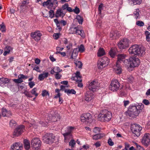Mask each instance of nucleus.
<instances>
[{
	"instance_id": "f257e3e1",
	"label": "nucleus",
	"mask_w": 150,
	"mask_h": 150,
	"mask_svg": "<svg viewBox=\"0 0 150 150\" xmlns=\"http://www.w3.org/2000/svg\"><path fill=\"white\" fill-rule=\"evenodd\" d=\"M144 106V105L142 104L138 105L137 106H130L128 110L126 112V114L131 117V119L135 118L138 115L139 113L142 111Z\"/></svg>"
},
{
	"instance_id": "f03ea898",
	"label": "nucleus",
	"mask_w": 150,
	"mask_h": 150,
	"mask_svg": "<svg viewBox=\"0 0 150 150\" xmlns=\"http://www.w3.org/2000/svg\"><path fill=\"white\" fill-rule=\"evenodd\" d=\"M129 52L132 55L142 56L145 54V49L143 47H140L138 45L132 46L129 49Z\"/></svg>"
},
{
	"instance_id": "7ed1b4c3",
	"label": "nucleus",
	"mask_w": 150,
	"mask_h": 150,
	"mask_svg": "<svg viewBox=\"0 0 150 150\" xmlns=\"http://www.w3.org/2000/svg\"><path fill=\"white\" fill-rule=\"evenodd\" d=\"M112 117L111 113L106 110H103L98 116L99 120L102 122H108Z\"/></svg>"
},
{
	"instance_id": "20e7f679",
	"label": "nucleus",
	"mask_w": 150,
	"mask_h": 150,
	"mask_svg": "<svg viewBox=\"0 0 150 150\" xmlns=\"http://www.w3.org/2000/svg\"><path fill=\"white\" fill-rule=\"evenodd\" d=\"M69 33L70 34H76L79 35L82 37H84L85 34L84 31L79 29V26L71 28L69 30Z\"/></svg>"
},
{
	"instance_id": "39448f33",
	"label": "nucleus",
	"mask_w": 150,
	"mask_h": 150,
	"mask_svg": "<svg viewBox=\"0 0 150 150\" xmlns=\"http://www.w3.org/2000/svg\"><path fill=\"white\" fill-rule=\"evenodd\" d=\"M131 129L132 133L138 137L140 135L142 128L139 125L134 124L131 125Z\"/></svg>"
},
{
	"instance_id": "423d86ee",
	"label": "nucleus",
	"mask_w": 150,
	"mask_h": 150,
	"mask_svg": "<svg viewBox=\"0 0 150 150\" xmlns=\"http://www.w3.org/2000/svg\"><path fill=\"white\" fill-rule=\"evenodd\" d=\"M55 136L52 133H47L42 137L43 142L49 144L52 143L54 140Z\"/></svg>"
},
{
	"instance_id": "0eeeda50",
	"label": "nucleus",
	"mask_w": 150,
	"mask_h": 150,
	"mask_svg": "<svg viewBox=\"0 0 150 150\" xmlns=\"http://www.w3.org/2000/svg\"><path fill=\"white\" fill-rule=\"evenodd\" d=\"M129 67L131 68L137 67L140 64V60L138 58L134 57H131L128 59Z\"/></svg>"
},
{
	"instance_id": "6e6552de",
	"label": "nucleus",
	"mask_w": 150,
	"mask_h": 150,
	"mask_svg": "<svg viewBox=\"0 0 150 150\" xmlns=\"http://www.w3.org/2000/svg\"><path fill=\"white\" fill-rule=\"evenodd\" d=\"M92 116L89 113L83 114L81 117V120L82 122H85L86 124L91 123L92 121Z\"/></svg>"
},
{
	"instance_id": "1a4fd4ad",
	"label": "nucleus",
	"mask_w": 150,
	"mask_h": 150,
	"mask_svg": "<svg viewBox=\"0 0 150 150\" xmlns=\"http://www.w3.org/2000/svg\"><path fill=\"white\" fill-rule=\"evenodd\" d=\"M41 142L38 138H33L31 141L32 147L34 149V150H38L41 146Z\"/></svg>"
},
{
	"instance_id": "9d476101",
	"label": "nucleus",
	"mask_w": 150,
	"mask_h": 150,
	"mask_svg": "<svg viewBox=\"0 0 150 150\" xmlns=\"http://www.w3.org/2000/svg\"><path fill=\"white\" fill-rule=\"evenodd\" d=\"M120 86V84L118 81L116 79L112 80L109 86V89L113 91L118 90Z\"/></svg>"
},
{
	"instance_id": "9b49d317",
	"label": "nucleus",
	"mask_w": 150,
	"mask_h": 150,
	"mask_svg": "<svg viewBox=\"0 0 150 150\" xmlns=\"http://www.w3.org/2000/svg\"><path fill=\"white\" fill-rule=\"evenodd\" d=\"M87 86L89 90L94 92L98 89L99 84L97 81L93 80L91 82H89Z\"/></svg>"
},
{
	"instance_id": "f8f14e48",
	"label": "nucleus",
	"mask_w": 150,
	"mask_h": 150,
	"mask_svg": "<svg viewBox=\"0 0 150 150\" xmlns=\"http://www.w3.org/2000/svg\"><path fill=\"white\" fill-rule=\"evenodd\" d=\"M25 130L24 125H21L18 126L14 129L13 135L15 136H18L21 135Z\"/></svg>"
},
{
	"instance_id": "ddd939ff",
	"label": "nucleus",
	"mask_w": 150,
	"mask_h": 150,
	"mask_svg": "<svg viewBox=\"0 0 150 150\" xmlns=\"http://www.w3.org/2000/svg\"><path fill=\"white\" fill-rule=\"evenodd\" d=\"M129 41L127 38H124L122 40L118 43V46L121 49H125L129 46Z\"/></svg>"
},
{
	"instance_id": "4468645a",
	"label": "nucleus",
	"mask_w": 150,
	"mask_h": 150,
	"mask_svg": "<svg viewBox=\"0 0 150 150\" xmlns=\"http://www.w3.org/2000/svg\"><path fill=\"white\" fill-rule=\"evenodd\" d=\"M30 35L33 38L35 41L38 42L40 40L42 34L40 31L37 30L34 32H32L31 33Z\"/></svg>"
},
{
	"instance_id": "2eb2a0df",
	"label": "nucleus",
	"mask_w": 150,
	"mask_h": 150,
	"mask_svg": "<svg viewBox=\"0 0 150 150\" xmlns=\"http://www.w3.org/2000/svg\"><path fill=\"white\" fill-rule=\"evenodd\" d=\"M142 143L146 146H148L150 142V134L149 133L145 134L142 141Z\"/></svg>"
},
{
	"instance_id": "dca6fc26",
	"label": "nucleus",
	"mask_w": 150,
	"mask_h": 150,
	"mask_svg": "<svg viewBox=\"0 0 150 150\" xmlns=\"http://www.w3.org/2000/svg\"><path fill=\"white\" fill-rule=\"evenodd\" d=\"M74 127H68L66 128V132L64 133H62L64 137L65 140L69 137H70L71 136V133L72 131L74 129Z\"/></svg>"
},
{
	"instance_id": "f3484780",
	"label": "nucleus",
	"mask_w": 150,
	"mask_h": 150,
	"mask_svg": "<svg viewBox=\"0 0 150 150\" xmlns=\"http://www.w3.org/2000/svg\"><path fill=\"white\" fill-rule=\"evenodd\" d=\"M126 55L123 54H119L117 55V60L116 63L117 64H120L121 63H125V62L126 61H128V59H125V57Z\"/></svg>"
},
{
	"instance_id": "a211bd4d",
	"label": "nucleus",
	"mask_w": 150,
	"mask_h": 150,
	"mask_svg": "<svg viewBox=\"0 0 150 150\" xmlns=\"http://www.w3.org/2000/svg\"><path fill=\"white\" fill-rule=\"evenodd\" d=\"M94 97L93 94L90 91H88L85 94L84 99L86 101L89 102Z\"/></svg>"
},
{
	"instance_id": "6ab92c4d",
	"label": "nucleus",
	"mask_w": 150,
	"mask_h": 150,
	"mask_svg": "<svg viewBox=\"0 0 150 150\" xmlns=\"http://www.w3.org/2000/svg\"><path fill=\"white\" fill-rule=\"evenodd\" d=\"M22 148L21 144L19 143H16L11 146V150H21Z\"/></svg>"
},
{
	"instance_id": "aec40b11",
	"label": "nucleus",
	"mask_w": 150,
	"mask_h": 150,
	"mask_svg": "<svg viewBox=\"0 0 150 150\" xmlns=\"http://www.w3.org/2000/svg\"><path fill=\"white\" fill-rule=\"evenodd\" d=\"M65 14V13H64L62 9L61 8L58 9L57 10L56 13L55 14V17L56 18L59 17H63Z\"/></svg>"
},
{
	"instance_id": "412c9836",
	"label": "nucleus",
	"mask_w": 150,
	"mask_h": 150,
	"mask_svg": "<svg viewBox=\"0 0 150 150\" xmlns=\"http://www.w3.org/2000/svg\"><path fill=\"white\" fill-rule=\"evenodd\" d=\"M2 115L3 117H9L11 116V113L10 110H8L5 108L1 109Z\"/></svg>"
},
{
	"instance_id": "4be33fe9",
	"label": "nucleus",
	"mask_w": 150,
	"mask_h": 150,
	"mask_svg": "<svg viewBox=\"0 0 150 150\" xmlns=\"http://www.w3.org/2000/svg\"><path fill=\"white\" fill-rule=\"evenodd\" d=\"M24 146L25 149L26 150H28L30 148V144L29 141L26 139L23 140Z\"/></svg>"
},
{
	"instance_id": "5701e85b",
	"label": "nucleus",
	"mask_w": 150,
	"mask_h": 150,
	"mask_svg": "<svg viewBox=\"0 0 150 150\" xmlns=\"http://www.w3.org/2000/svg\"><path fill=\"white\" fill-rule=\"evenodd\" d=\"M48 72H43L42 74H40L38 77V79L40 81L43 80L45 78L48 76Z\"/></svg>"
},
{
	"instance_id": "b1692460",
	"label": "nucleus",
	"mask_w": 150,
	"mask_h": 150,
	"mask_svg": "<svg viewBox=\"0 0 150 150\" xmlns=\"http://www.w3.org/2000/svg\"><path fill=\"white\" fill-rule=\"evenodd\" d=\"M105 136V134L104 133H101L99 134H96L93 135L92 138L93 140H97Z\"/></svg>"
},
{
	"instance_id": "393cba45",
	"label": "nucleus",
	"mask_w": 150,
	"mask_h": 150,
	"mask_svg": "<svg viewBox=\"0 0 150 150\" xmlns=\"http://www.w3.org/2000/svg\"><path fill=\"white\" fill-rule=\"evenodd\" d=\"M102 63L104 64L105 66L107 65L109 62V60L108 58L106 57H104L99 59Z\"/></svg>"
},
{
	"instance_id": "a878e982",
	"label": "nucleus",
	"mask_w": 150,
	"mask_h": 150,
	"mask_svg": "<svg viewBox=\"0 0 150 150\" xmlns=\"http://www.w3.org/2000/svg\"><path fill=\"white\" fill-rule=\"evenodd\" d=\"M78 48H75L73 51L71 57V58L72 59H75L76 58L78 54Z\"/></svg>"
},
{
	"instance_id": "bb28decb",
	"label": "nucleus",
	"mask_w": 150,
	"mask_h": 150,
	"mask_svg": "<svg viewBox=\"0 0 150 150\" xmlns=\"http://www.w3.org/2000/svg\"><path fill=\"white\" fill-rule=\"evenodd\" d=\"M117 50L116 48H112L111 49L109 53L110 56L114 58L116 54Z\"/></svg>"
},
{
	"instance_id": "cd10ccee",
	"label": "nucleus",
	"mask_w": 150,
	"mask_h": 150,
	"mask_svg": "<svg viewBox=\"0 0 150 150\" xmlns=\"http://www.w3.org/2000/svg\"><path fill=\"white\" fill-rule=\"evenodd\" d=\"M120 65V64H117L116 63L115 72L117 74H120L122 73V69Z\"/></svg>"
},
{
	"instance_id": "c85d7f7f",
	"label": "nucleus",
	"mask_w": 150,
	"mask_h": 150,
	"mask_svg": "<svg viewBox=\"0 0 150 150\" xmlns=\"http://www.w3.org/2000/svg\"><path fill=\"white\" fill-rule=\"evenodd\" d=\"M118 32L117 31H112L110 33V35L111 38H116V37L117 36Z\"/></svg>"
},
{
	"instance_id": "c756f323",
	"label": "nucleus",
	"mask_w": 150,
	"mask_h": 150,
	"mask_svg": "<svg viewBox=\"0 0 150 150\" xmlns=\"http://www.w3.org/2000/svg\"><path fill=\"white\" fill-rule=\"evenodd\" d=\"M64 92L67 93L68 95L70 94H75L76 93V91L73 89L71 90L65 89Z\"/></svg>"
},
{
	"instance_id": "7c9ffc66",
	"label": "nucleus",
	"mask_w": 150,
	"mask_h": 150,
	"mask_svg": "<svg viewBox=\"0 0 150 150\" xmlns=\"http://www.w3.org/2000/svg\"><path fill=\"white\" fill-rule=\"evenodd\" d=\"M105 54L104 50L103 48H100L98 50V57L103 56Z\"/></svg>"
},
{
	"instance_id": "2f4dec72",
	"label": "nucleus",
	"mask_w": 150,
	"mask_h": 150,
	"mask_svg": "<svg viewBox=\"0 0 150 150\" xmlns=\"http://www.w3.org/2000/svg\"><path fill=\"white\" fill-rule=\"evenodd\" d=\"M97 67L98 69H101L106 66L102 63V62L99 59L97 63Z\"/></svg>"
},
{
	"instance_id": "473e14b6",
	"label": "nucleus",
	"mask_w": 150,
	"mask_h": 150,
	"mask_svg": "<svg viewBox=\"0 0 150 150\" xmlns=\"http://www.w3.org/2000/svg\"><path fill=\"white\" fill-rule=\"evenodd\" d=\"M139 9L137 8L135 9V11L134 12V16L136 19L138 18L139 16Z\"/></svg>"
},
{
	"instance_id": "72a5a7b5",
	"label": "nucleus",
	"mask_w": 150,
	"mask_h": 150,
	"mask_svg": "<svg viewBox=\"0 0 150 150\" xmlns=\"http://www.w3.org/2000/svg\"><path fill=\"white\" fill-rule=\"evenodd\" d=\"M76 18L79 23L80 24H82L83 21V18L79 15H78L76 16Z\"/></svg>"
},
{
	"instance_id": "f704fd0d",
	"label": "nucleus",
	"mask_w": 150,
	"mask_h": 150,
	"mask_svg": "<svg viewBox=\"0 0 150 150\" xmlns=\"http://www.w3.org/2000/svg\"><path fill=\"white\" fill-rule=\"evenodd\" d=\"M37 89L36 88H34L30 91V93L33 95H34L35 97L38 96V93L36 92Z\"/></svg>"
},
{
	"instance_id": "c9c22d12",
	"label": "nucleus",
	"mask_w": 150,
	"mask_h": 150,
	"mask_svg": "<svg viewBox=\"0 0 150 150\" xmlns=\"http://www.w3.org/2000/svg\"><path fill=\"white\" fill-rule=\"evenodd\" d=\"M129 1H132L134 5H139L142 2V0H128Z\"/></svg>"
},
{
	"instance_id": "e433bc0d",
	"label": "nucleus",
	"mask_w": 150,
	"mask_h": 150,
	"mask_svg": "<svg viewBox=\"0 0 150 150\" xmlns=\"http://www.w3.org/2000/svg\"><path fill=\"white\" fill-rule=\"evenodd\" d=\"M78 48V51L81 52H84L85 50L84 47L82 44Z\"/></svg>"
},
{
	"instance_id": "4c0bfd02",
	"label": "nucleus",
	"mask_w": 150,
	"mask_h": 150,
	"mask_svg": "<svg viewBox=\"0 0 150 150\" xmlns=\"http://www.w3.org/2000/svg\"><path fill=\"white\" fill-rule=\"evenodd\" d=\"M0 30L2 32H5L6 31V27L3 23L0 25Z\"/></svg>"
},
{
	"instance_id": "58836bf2",
	"label": "nucleus",
	"mask_w": 150,
	"mask_h": 150,
	"mask_svg": "<svg viewBox=\"0 0 150 150\" xmlns=\"http://www.w3.org/2000/svg\"><path fill=\"white\" fill-rule=\"evenodd\" d=\"M23 93L27 97L32 98L33 96L32 94L28 91L25 90Z\"/></svg>"
},
{
	"instance_id": "ea45409f",
	"label": "nucleus",
	"mask_w": 150,
	"mask_h": 150,
	"mask_svg": "<svg viewBox=\"0 0 150 150\" xmlns=\"http://www.w3.org/2000/svg\"><path fill=\"white\" fill-rule=\"evenodd\" d=\"M82 79H77L76 80V82L78 84L77 86L79 87H82L83 86V85L81 83Z\"/></svg>"
},
{
	"instance_id": "a19ab883",
	"label": "nucleus",
	"mask_w": 150,
	"mask_h": 150,
	"mask_svg": "<svg viewBox=\"0 0 150 150\" xmlns=\"http://www.w3.org/2000/svg\"><path fill=\"white\" fill-rule=\"evenodd\" d=\"M16 122L13 120H11L9 122L10 126L11 127H13L16 126Z\"/></svg>"
},
{
	"instance_id": "79ce46f5",
	"label": "nucleus",
	"mask_w": 150,
	"mask_h": 150,
	"mask_svg": "<svg viewBox=\"0 0 150 150\" xmlns=\"http://www.w3.org/2000/svg\"><path fill=\"white\" fill-rule=\"evenodd\" d=\"M74 63L75 64L76 66L77 67H78L79 68H81L82 67L83 64L80 61H76L75 62H74Z\"/></svg>"
},
{
	"instance_id": "37998d69",
	"label": "nucleus",
	"mask_w": 150,
	"mask_h": 150,
	"mask_svg": "<svg viewBox=\"0 0 150 150\" xmlns=\"http://www.w3.org/2000/svg\"><path fill=\"white\" fill-rule=\"evenodd\" d=\"M49 14L50 17L51 18H52L54 17L55 15L54 13V12L53 10H50L49 11Z\"/></svg>"
},
{
	"instance_id": "c03bdc74",
	"label": "nucleus",
	"mask_w": 150,
	"mask_h": 150,
	"mask_svg": "<svg viewBox=\"0 0 150 150\" xmlns=\"http://www.w3.org/2000/svg\"><path fill=\"white\" fill-rule=\"evenodd\" d=\"M75 144V142L74 139L71 140L69 143V145L71 146L72 148L74 147Z\"/></svg>"
},
{
	"instance_id": "a18cd8bd",
	"label": "nucleus",
	"mask_w": 150,
	"mask_h": 150,
	"mask_svg": "<svg viewBox=\"0 0 150 150\" xmlns=\"http://www.w3.org/2000/svg\"><path fill=\"white\" fill-rule=\"evenodd\" d=\"M100 129L99 127H95L93 129V131L94 133L98 134V133L100 132Z\"/></svg>"
},
{
	"instance_id": "49530a36",
	"label": "nucleus",
	"mask_w": 150,
	"mask_h": 150,
	"mask_svg": "<svg viewBox=\"0 0 150 150\" xmlns=\"http://www.w3.org/2000/svg\"><path fill=\"white\" fill-rule=\"evenodd\" d=\"M2 83L6 84L8 83L9 81V79L7 78H2Z\"/></svg>"
},
{
	"instance_id": "de8ad7c7",
	"label": "nucleus",
	"mask_w": 150,
	"mask_h": 150,
	"mask_svg": "<svg viewBox=\"0 0 150 150\" xmlns=\"http://www.w3.org/2000/svg\"><path fill=\"white\" fill-rule=\"evenodd\" d=\"M136 24L139 26H143L144 25V23L142 21H138L136 22Z\"/></svg>"
},
{
	"instance_id": "09e8293b",
	"label": "nucleus",
	"mask_w": 150,
	"mask_h": 150,
	"mask_svg": "<svg viewBox=\"0 0 150 150\" xmlns=\"http://www.w3.org/2000/svg\"><path fill=\"white\" fill-rule=\"evenodd\" d=\"M13 81L16 83H21L23 81V79H20L18 78V79H14L13 80Z\"/></svg>"
},
{
	"instance_id": "8fccbe9b",
	"label": "nucleus",
	"mask_w": 150,
	"mask_h": 150,
	"mask_svg": "<svg viewBox=\"0 0 150 150\" xmlns=\"http://www.w3.org/2000/svg\"><path fill=\"white\" fill-rule=\"evenodd\" d=\"M108 143L110 146H112L114 145V143L112 142V139L109 138L108 141Z\"/></svg>"
},
{
	"instance_id": "3c124183",
	"label": "nucleus",
	"mask_w": 150,
	"mask_h": 150,
	"mask_svg": "<svg viewBox=\"0 0 150 150\" xmlns=\"http://www.w3.org/2000/svg\"><path fill=\"white\" fill-rule=\"evenodd\" d=\"M54 70H55L56 73H59V72L62 71V69H61L59 67H54Z\"/></svg>"
},
{
	"instance_id": "603ef678",
	"label": "nucleus",
	"mask_w": 150,
	"mask_h": 150,
	"mask_svg": "<svg viewBox=\"0 0 150 150\" xmlns=\"http://www.w3.org/2000/svg\"><path fill=\"white\" fill-rule=\"evenodd\" d=\"M42 95L43 97L46 96L47 95H48L49 96V93L48 91H47L46 90H44L42 92Z\"/></svg>"
},
{
	"instance_id": "864d4df0",
	"label": "nucleus",
	"mask_w": 150,
	"mask_h": 150,
	"mask_svg": "<svg viewBox=\"0 0 150 150\" xmlns=\"http://www.w3.org/2000/svg\"><path fill=\"white\" fill-rule=\"evenodd\" d=\"M134 79L133 77L132 76H130L127 78V81L128 82L132 83Z\"/></svg>"
},
{
	"instance_id": "5fc2aeb1",
	"label": "nucleus",
	"mask_w": 150,
	"mask_h": 150,
	"mask_svg": "<svg viewBox=\"0 0 150 150\" xmlns=\"http://www.w3.org/2000/svg\"><path fill=\"white\" fill-rule=\"evenodd\" d=\"M73 11L76 14H78L80 12V10L77 7H76L74 9H73Z\"/></svg>"
},
{
	"instance_id": "6e6d98bb",
	"label": "nucleus",
	"mask_w": 150,
	"mask_h": 150,
	"mask_svg": "<svg viewBox=\"0 0 150 150\" xmlns=\"http://www.w3.org/2000/svg\"><path fill=\"white\" fill-rule=\"evenodd\" d=\"M103 4H101L99 6L98 11L99 13L101 14V10L103 9Z\"/></svg>"
},
{
	"instance_id": "4d7b16f0",
	"label": "nucleus",
	"mask_w": 150,
	"mask_h": 150,
	"mask_svg": "<svg viewBox=\"0 0 150 150\" xmlns=\"http://www.w3.org/2000/svg\"><path fill=\"white\" fill-rule=\"evenodd\" d=\"M28 85L30 88H32L35 85V83L33 81L30 82L28 83Z\"/></svg>"
},
{
	"instance_id": "13d9d810",
	"label": "nucleus",
	"mask_w": 150,
	"mask_h": 150,
	"mask_svg": "<svg viewBox=\"0 0 150 150\" xmlns=\"http://www.w3.org/2000/svg\"><path fill=\"white\" fill-rule=\"evenodd\" d=\"M80 75V72L79 71H77L76 73V76L75 77L77 78V79H78V78H79V79H81V76Z\"/></svg>"
},
{
	"instance_id": "bf43d9fd",
	"label": "nucleus",
	"mask_w": 150,
	"mask_h": 150,
	"mask_svg": "<svg viewBox=\"0 0 150 150\" xmlns=\"http://www.w3.org/2000/svg\"><path fill=\"white\" fill-rule=\"evenodd\" d=\"M62 75L59 74V73H56L55 74V78L57 79H59L61 78Z\"/></svg>"
},
{
	"instance_id": "052dcab7",
	"label": "nucleus",
	"mask_w": 150,
	"mask_h": 150,
	"mask_svg": "<svg viewBox=\"0 0 150 150\" xmlns=\"http://www.w3.org/2000/svg\"><path fill=\"white\" fill-rule=\"evenodd\" d=\"M11 50V47L10 46H6L5 48H4V50L8 52V51H9V53H10Z\"/></svg>"
},
{
	"instance_id": "680f3d73",
	"label": "nucleus",
	"mask_w": 150,
	"mask_h": 150,
	"mask_svg": "<svg viewBox=\"0 0 150 150\" xmlns=\"http://www.w3.org/2000/svg\"><path fill=\"white\" fill-rule=\"evenodd\" d=\"M58 118L59 119V118H58V117L56 118V117L53 116L52 117L51 120H50V121L52 122H56L57 121Z\"/></svg>"
},
{
	"instance_id": "e2e57ef3",
	"label": "nucleus",
	"mask_w": 150,
	"mask_h": 150,
	"mask_svg": "<svg viewBox=\"0 0 150 150\" xmlns=\"http://www.w3.org/2000/svg\"><path fill=\"white\" fill-rule=\"evenodd\" d=\"M53 5L54 3H53V2L51 0H50V2H49V4H48L47 7L49 8H51L53 7Z\"/></svg>"
},
{
	"instance_id": "0e129e2a",
	"label": "nucleus",
	"mask_w": 150,
	"mask_h": 150,
	"mask_svg": "<svg viewBox=\"0 0 150 150\" xmlns=\"http://www.w3.org/2000/svg\"><path fill=\"white\" fill-rule=\"evenodd\" d=\"M59 33H54L53 37L55 39H57L59 38Z\"/></svg>"
},
{
	"instance_id": "69168bd1",
	"label": "nucleus",
	"mask_w": 150,
	"mask_h": 150,
	"mask_svg": "<svg viewBox=\"0 0 150 150\" xmlns=\"http://www.w3.org/2000/svg\"><path fill=\"white\" fill-rule=\"evenodd\" d=\"M69 6V5L68 4L66 3L64 5H63L62 6V10L66 9L67 10V9Z\"/></svg>"
},
{
	"instance_id": "338daca9",
	"label": "nucleus",
	"mask_w": 150,
	"mask_h": 150,
	"mask_svg": "<svg viewBox=\"0 0 150 150\" xmlns=\"http://www.w3.org/2000/svg\"><path fill=\"white\" fill-rule=\"evenodd\" d=\"M50 2V0H47L46 1H44L43 3V6H48L49 2Z\"/></svg>"
},
{
	"instance_id": "774afa93",
	"label": "nucleus",
	"mask_w": 150,
	"mask_h": 150,
	"mask_svg": "<svg viewBox=\"0 0 150 150\" xmlns=\"http://www.w3.org/2000/svg\"><path fill=\"white\" fill-rule=\"evenodd\" d=\"M143 103L146 105H148L149 104V101L147 100L144 99L143 101Z\"/></svg>"
}]
</instances>
